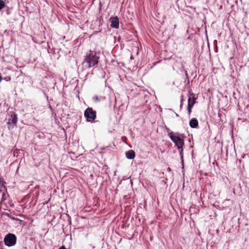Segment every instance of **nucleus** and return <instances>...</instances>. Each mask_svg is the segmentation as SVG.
<instances>
[{"instance_id":"f257e3e1","label":"nucleus","mask_w":249,"mask_h":249,"mask_svg":"<svg viewBox=\"0 0 249 249\" xmlns=\"http://www.w3.org/2000/svg\"><path fill=\"white\" fill-rule=\"evenodd\" d=\"M99 58V56L96 55V52L90 51L89 54L86 57L83 64L87 68H91L98 64Z\"/></svg>"},{"instance_id":"f03ea898","label":"nucleus","mask_w":249,"mask_h":249,"mask_svg":"<svg viewBox=\"0 0 249 249\" xmlns=\"http://www.w3.org/2000/svg\"><path fill=\"white\" fill-rule=\"evenodd\" d=\"M168 136L178 149L182 148L184 145L183 136L182 134H180L178 133L170 132L168 133Z\"/></svg>"},{"instance_id":"7ed1b4c3","label":"nucleus","mask_w":249,"mask_h":249,"mask_svg":"<svg viewBox=\"0 0 249 249\" xmlns=\"http://www.w3.org/2000/svg\"><path fill=\"white\" fill-rule=\"evenodd\" d=\"M84 116L88 122H93L96 117V112L91 107H88L84 112Z\"/></svg>"},{"instance_id":"20e7f679","label":"nucleus","mask_w":249,"mask_h":249,"mask_svg":"<svg viewBox=\"0 0 249 249\" xmlns=\"http://www.w3.org/2000/svg\"><path fill=\"white\" fill-rule=\"evenodd\" d=\"M5 245L8 247H12L16 244L17 237L12 233L7 234L4 238Z\"/></svg>"},{"instance_id":"39448f33","label":"nucleus","mask_w":249,"mask_h":249,"mask_svg":"<svg viewBox=\"0 0 249 249\" xmlns=\"http://www.w3.org/2000/svg\"><path fill=\"white\" fill-rule=\"evenodd\" d=\"M111 22L110 26L112 28H118L119 25V20L117 17H111L109 18Z\"/></svg>"},{"instance_id":"423d86ee","label":"nucleus","mask_w":249,"mask_h":249,"mask_svg":"<svg viewBox=\"0 0 249 249\" xmlns=\"http://www.w3.org/2000/svg\"><path fill=\"white\" fill-rule=\"evenodd\" d=\"M196 98L195 97V95L193 94H191L188 97V106H191L193 107L196 103Z\"/></svg>"},{"instance_id":"0eeeda50","label":"nucleus","mask_w":249,"mask_h":249,"mask_svg":"<svg viewBox=\"0 0 249 249\" xmlns=\"http://www.w3.org/2000/svg\"><path fill=\"white\" fill-rule=\"evenodd\" d=\"M17 116L16 114H13L8 119V123L9 125L16 124L17 122Z\"/></svg>"},{"instance_id":"6e6552de","label":"nucleus","mask_w":249,"mask_h":249,"mask_svg":"<svg viewBox=\"0 0 249 249\" xmlns=\"http://www.w3.org/2000/svg\"><path fill=\"white\" fill-rule=\"evenodd\" d=\"M125 156L127 159L132 160L135 157V153L132 150H128L125 153Z\"/></svg>"},{"instance_id":"1a4fd4ad","label":"nucleus","mask_w":249,"mask_h":249,"mask_svg":"<svg viewBox=\"0 0 249 249\" xmlns=\"http://www.w3.org/2000/svg\"><path fill=\"white\" fill-rule=\"evenodd\" d=\"M189 125L192 128H196L198 126V121L196 119L193 118L189 122Z\"/></svg>"},{"instance_id":"9d476101","label":"nucleus","mask_w":249,"mask_h":249,"mask_svg":"<svg viewBox=\"0 0 249 249\" xmlns=\"http://www.w3.org/2000/svg\"><path fill=\"white\" fill-rule=\"evenodd\" d=\"M5 6V3L3 0H0V10L4 8Z\"/></svg>"},{"instance_id":"9b49d317","label":"nucleus","mask_w":249,"mask_h":249,"mask_svg":"<svg viewBox=\"0 0 249 249\" xmlns=\"http://www.w3.org/2000/svg\"><path fill=\"white\" fill-rule=\"evenodd\" d=\"M193 107H191V106H188L187 107V110H188V113L190 115L191 113V110H192V108Z\"/></svg>"},{"instance_id":"f8f14e48","label":"nucleus","mask_w":249,"mask_h":249,"mask_svg":"<svg viewBox=\"0 0 249 249\" xmlns=\"http://www.w3.org/2000/svg\"><path fill=\"white\" fill-rule=\"evenodd\" d=\"M179 155H180V158H181V159H183V149H182V148H180V149H179Z\"/></svg>"},{"instance_id":"ddd939ff","label":"nucleus","mask_w":249,"mask_h":249,"mask_svg":"<svg viewBox=\"0 0 249 249\" xmlns=\"http://www.w3.org/2000/svg\"><path fill=\"white\" fill-rule=\"evenodd\" d=\"M6 81H10L11 80V77L10 76H7L3 78Z\"/></svg>"},{"instance_id":"4468645a","label":"nucleus","mask_w":249,"mask_h":249,"mask_svg":"<svg viewBox=\"0 0 249 249\" xmlns=\"http://www.w3.org/2000/svg\"><path fill=\"white\" fill-rule=\"evenodd\" d=\"M93 100L94 101H99V98L97 96H95L93 97Z\"/></svg>"},{"instance_id":"2eb2a0df","label":"nucleus","mask_w":249,"mask_h":249,"mask_svg":"<svg viewBox=\"0 0 249 249\" xmlns=\"http://www.w3.org/2000/svg\"><path fill=\"white\" fill-rule=\"evenodd\" d=\"M67 216H68V217L69 218V224L71 225V217H70V216L69 215H68Z\"/></svg>"},{"instance_id":"dca6fc26","label":"nucleus","mask_w":249,"mask_h":249,"mask_svg":"<svg viewBox=\"0 0 249 249\" xmlns=\"http://www.w3.org/2000/svg\"><path fill=\"white\" fill-rule=\"evenodd\" d=\"M183 101V98H182V96H181V101H180L181 104H180V107H182V103Z\"/></svg>"},{"instance_id":"f3484780","label":"nucleus","mask_w":249,"mask_h":249,"mask_svg":"<svg viewBox=\"0 0 249 249\" xmlns=\"http://www.w3.org/2000/svg\"><path fill=\"white\" fill-rule=\"evenodd\" d=\"M59 249H66V248L64 246H62Z\"/></svg>"},{"instance_id":"a211bd4d","label":"nucleus","mask_w":249,"mask_h":249,"mask_svg":"<svg viewBox=\"0 0 249 249\" xmlns=\"http://www.w3.org/2000/svg\"><path fill=\"white\" fill-rule=\"evenodd\" d=\"M166 130H167V131L168 132H169V131H170V129H169V128H166Z\"/></svg>"},{"instance_id":"6ab92c4d","label":"nucleus","mask_w":249,"mask_h":249,"mask_svg":"<svg viewBox=\"0 0 249 249\" xmlns=\"http://www.w3.org/2000/svg\"><path fill=\"white\" fill-rule=\"evenodd\" d=\"M1 80H2V77H1V76L0 75V82H1Z\"/></svg>"},{"instance_id":"aec40b11","label":"nucleus","mask_w":249,"mask_h":249,"mask_svg":"<svg viewBox=\"0 0 249 249\" xmlns=\"http://www.w3.org/2000/svg\"><path fill=\"white\" fill-rule=\"evenodd\" d=\"M185 72L186 75H187V71H185Z\"/></svg>"}]
</instances>
